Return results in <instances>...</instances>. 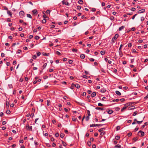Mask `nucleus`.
<instances>
[{
    "instance_id": "79ce46f5",
    "label": "nucleus",
    "mask_w": 148,
    "mask_h": 148,
    "mask_svg": "<svg viewBox=\"0 0 148 148\" xmlns=\"http://www.w3.org/2000/svg\"><path fill=\"white\" fill-rule=\"evenodd\" d=\"M6 21L8 22H10L11 21V19L10 18H8L7 19Z\"/></svg>"
},
{
    "instance_id": "09e8293b",
    "label": "nucleus",
    "mask_w": 148,
    "mask_h": 148,
    "mask_svg": "<svg viewBox=\"0 0 148 148\" xmlns=\"http://www.w3.org/2000/svg\"><path fill=\"white\" fill-rule=\"evenodd\" d=\"M37 57L36 56V55H33V57H32V58L34 59H35L36 58H37Z\"/></svg>"
},
{
    "instance_id": "3c124183",
    "label": "nucleus",
    "mask_w": 148,
    "mask_h": 148,
    "mask_svg": "<svg viewBox=\"0 0 148 148\" xmlns=\"http://www.w3.org/2000/svg\"><path fill=\"white\" fill-rule=\"evenodd\" d=\"M120 127L119 126H118L116 127V130H120Z\"/></svg>"
},
{
    "instance_id": "774afa93",
    "label": "nucleus",
    "mask_w": 148,
    "mask_h": 148,
    "mask_svg": "<svg viewBox=\"0 0 148 148\" xmlns=\"http://www.w3.org/2000/svg\"><path fill=\"white\" fill-rule=\"evenodd\" d=\"M73 60H70L69 61V63L70 64H72L73 63Z\"/></svg>"
},
{
    "instance_id": "393cba45",
    "label": "nucleus",
    "mask_w": 148,
    "mask_h": 148,
    "mask_svg": "<svg viewBox=\"0 0 148 148\" xmlns=\"http://www.w3.org/2000/svg\"><path fill=\"white\" fill-rule=\"evenodd\" d=\"M75 87L77 88H80V85L78 84H76L75 85Z\"/></svg>"
},
{
    "instance_id": "4be33fe9",
    "label": "nucleus",
    "mask_w": 148,
    "mask_h": 148,
    "mask_svg": "<svg viewBox=\"0 0 148 148\" xmlns=\"http://www.w3.org/2000/svg\"><path fill=\"white\" fill-rule=\"evenodd\" d=\"M60 136L61 138H63L64 136V134L63 133H61L60 134Z\"/></svg>"
},
{
    "instance_id": "c03bdc74",
    "label": "nucleus",
    "mask_w": 148,
    "mask_h": 148,
    "mask_svg": "<svg viewBox=\"0 0 148 148\" xmlns=\"http://www.w3.org/2000/svg\"><path fill=\"white\" fill-rule=\"evenodd\" d=\"M36 54L38 56H39L41 54V53L40 52L38 51L36 53Z\"/></svg>"
},
{
    "instance_id": "39448f33",
    "label": "nucleus",
    "mask_w": 148,
    "mask_h": 148,
    "mask_svg": "<svg viewBox=\"0 0 148 148\" xmlns=\"http://www.w3.org/2000/svg\"><path fill=\"white\" fill-rule=\"evenodd\" d=\"M103 125L102 124H92L90 125V127H94L95 126H101Z\"/></svg>"
},
{
    "instance_id": "bb28decb",
    "label": "nucleus",
    "mask_w": 148,
    "mask_h": 148,
    "mask_svg": "<svg viewBox=\"0 0 148 148\" xmlns=\"http://www.w3.org/2000/svg\"><path fill=\"white\" fill-rule=\"evenodd\" d=\"M27 17L29 18H32V16L31 14H27Z\"/></svg>"
},
{
    "instance_id": "13d9d810",
    "label": "nucleus",
    "mask_w": 148,
    "mask_h": 148,
    "mask_svg": "<svg viewBox=\"0 0 148 148\" xmlns=\"http://www.w3.org/2000/svg\"><path fill=\"white\" fill-rule=\"evenodd\" d=\"M132 44L131 43H129L128 44V46L129 47H131L132 46Z\"/></svg>"
},
{
    "instance_id": "a18cd8bd",
    "label": "nucleus",
    "mask_w": 148,
    "mask_h": 148,
    "mask_svg": "<svg viewBox=\"0 0 148 148\" xmlns=\"http://www.w3.org/2000/svg\"><path fill=\"white\" fill-rule=\"evenodd\" d=\"M39 38L40 37L38 36H36L34 38L36 40H38Z\"/></svg>"
},
{
    "instance_id": "0eeeda50",
    "label": "nucleus",
    "mask_w": 148,
    "mask_h": 148,
    "mask_svg": "<svg viewBox=\"0 0 148 148\" xmlns=\"http://www.w3.org/2000/svg\"><path fill=\"white\" fill-rule=\"evenodd\" d=\"M62 3L63 4H65L66 5H69V3L67 1H66L65 0H63L62 1Z\"/></svg>"
},
{
    "instance_id": "c756f323",
    "label": "nucleus",
    "mask_w": 148,
    "mask_h": 148,
    "mask_svg": "<svg viewBox=\"0 0 148 148\" xmlns=\"http://www.w3.org/2000/svg\"><path fill=\"white\" fill-rule=\"evenodd\" d=\"M56 53L58 55L60 56L61 55V54L58 51H56Z\"/></svg>"
},
{
    "instance_id": "a19ab883",
    "label": "nucleus",
    "mask_w": 148,
    "mask_h": 148,
    "mask_svg": "<svg viewBox=\"0 0 148 148\" xmlns=\"http://www.w3.org/2000/svg\"><path fill=\"white\" fill-rule=\"evenodd\" d=\"M105 134V132H101L100 135L101 136H103Z\"/></svg>"
},
{
    "instance_id": "cd10ccee",
    "label": "nucleus",
    "mask_w": 148,
    "mask_h": 148,
    "mask_svg": "<svg viewBox=\"0 0 148 148\" xmlns=\"http://www.w3.org/2000/svg\"><path fill=\"white\" fill-rule=\"evenodd\" d=\"M87 144L89 146H91V143L90 141H88L87 142Z\"/></svg>"
},
{
    "instance_id": "412c9836",
    "label": "nucleus",
    "mask_w": 148,
    "mask_h": 148,
    "mask_svg": "<svg viewBox=\"0 0 148 148\" xmlns=\"http://www.w3.org/2000/svg\"><path fill=\"white\" fill-rule=\"evenodd\" d=\"M100 53L102 55H103L105 54L106 51H101Z\"/></svg>"
},
{
    "instance_id": "1a4fd4ad",
    "label": "nucleus",
    "mask_w": 148,
    "mask_h": 148,
    "mask_svg": "<svg viewBox=\"0 0 148 148\" xmlns=\"http://www.w3.org/2000/svg\"><path fill=\"white\" fill-rule=\"evenodd\" d=\"M108 111H107V113L109 114H111L112 113L113 111V110H111V109H110V110H108Z\"/></svg>"
},
{
    "instance_id": "37998d69",
    "label": "nucleus",
    "mask_w": 148,
    "mask_h": 148,
    "mask_svg": "<svg viewBox=\"0 0 148 148\" xmlns=\"http://www.w3.org/2000/svg\"><path fill=\"white\" fill-rule=\"evenodd\" d=\"M43 18H44V19H45L46 18H48V17L45 14H44V15L43 16Z\"/></svg>"
},
{
    "instance_id": "dca6fc26",
    "label": "nucleus",
    "mask_w": 148,
    "mask_h": 148,
    "mask_svg": "<svg viewBox=\"0 0 148 148\" xmlns=\"http://www.w3.org/2000/svg\"><path fill=\"white\" fill-rule=\"evenodd\" d=\"M115 93L117 95L119 96H120L121 95V92L118 90H116L115 92Z\"/></svg>"
},
{
    "instance_id": "49530a36",
    "label": "nucleus",
    "mask_w": 148,
    "mask_h": 148,
    "mask_svg": "<svg viewBox=\"0 0 148 148\" xmlns=\"http://www.w3.org/2000/svg\"><path fill=\"white\" fill-rule=\"evenodd\" d=\"M50 10H47L46 12L47 14H49L50 12Z\"/></svg>"
},
{
    "instance_id": "680f3d73",
    "label": "nucleus",
    "mask_w": 148,
    "mask_h": 148,
    "mask_svg": "<svg viewBox=\"0 0 148 148\" xmlns=\"http://www.w3.org/2000/svg\"><path fill=\"white\" fill-rule=\"evenodd\" d=\"M98 106H103V105L102 104H101V103H98Z\"/></svg>"
},
{
    "instance_id": "0e129e2a",
    "label": "nucleus",
    "mask_w": 148,
    "mask_h": 148,
    "mask_svg": "<svg viewBox=\"0 0 148 148\" xmlns=\"http://www.w3.org/2000/svg\"><path fill=\"white\" fill-rule=\"evenodd\" d=\"M136 10V8H132L131 9V10L132 11H134Z\"/></svg>"
},
{
    "instance_id": "f704fd0d",
    "label": "nucleus",
    "mask_w": 148,
    "mask_h": 148,
    "mask_svg": "<svg viewBox=\"0 0 148 148\" xmlns=\"http://www.w3.org/2000/svg\"><path fill=\"white\" fill-rule=\"evenodd\" d=\"M10 111L9 110H7L6 112V113L8 114H10Z\"/></svg>"
},
{
    "instance_id": "338daca9",
    "label": "nucleus",
    "mask_w": 148,
    "mask_h": 148,
    "mask_svg": "<svg viewBox=\"0 0 148 148\" xmlns=\"http://www.w3.org/2000/svg\"><path fill=\"white\" fill-rule=\"evenodd\" d=\"M3 8H4V9L5 10H8V8L7 7H6L5 6H4L3 7Z\"/></svg>"
},
{
    "instance_id": "4468645a",
    "label": "nucleus",
    "mask_w": 148,
    "mask_h": 148,
    "mask_svg": "<svg viewBox=\"0 0 148 148\" xmlns=\"http://www.w3.org/2000/svg\"><path fill=\"white\" fill-rule=\"evenodd\" d=\"M96 95V93L95 92H92L91 95V96L92 97H95Z\"/></svg>"
},
{
    "instance_id": "f8f14e48",
    "label": "nucleus",
    "mask_w": 148,
    "mask_h": 148,
    "mask_svg": "<svg viewBox=\"0 0 148 148\" xmlns=\"http://www.w3.org/2000/svg\"><path fill=\"white\" fill-rule=\"evenodd\" d=\"M95 109L97 110H104L103 108H101V107H98L96 108Z\"/></svg>"
},
{
    "instance_id": "052dcab7",
    "label": "nucleus",
    "mask_w": 148,
    "mask_h": 148,
    "mask_svg": "<svg viewBox=\"0 0 148 148\" xmlns=\"http://www.w3.org/2000/svg\"><path fill=\"white\" fill-rule=\"evenodd\" d=\"M87 113L88 114V116H90V111L89 110L87 111Z\"/></svg>"
},
{
    "instance_id": "c9c22d12",
    "label": "nucleus",
    "mask_w": 148,
    "mask_h": 148,
    "mask_svg": "<svg viewBox=\"0 0 148 148\" xmlns=\"http://www.w3.org/2000/svg\"><path fill=\"white\" fill-rule=\"evenodd\" d=\"M106 90L105 89H101V92L102 93H104L106 92Z\"/></svg>"
},
{
    "instance_id": "6e6d98bb",
    "label": "nucleus",
    "mask_w": 148,
    "mask_h": 148,
    "mask_svg": "<svg viewBox=\"0 0 148 148\" xmlns=\"http://www.w3.org/2000/svg\"><path fill=\"white\" fill-rule=\"evenodd\" d=\"M132 133L131 132H130L127 134V135L129 137H130L132 135Z\"/></svg>"
},
{
    "instance_id": "b1692460",
    "label": "nucleus",
    "mask_w": 148,
    "mask_h": 148,
    "mask_svg": "<svg viewBox=\"0 0 148 148\" xmlns=\"http://www.w3.org/2000/svg\"><path fill=\"white\" fill-rule=\"evenodd\" d=\"M119 53L120 56H123V53L122 51H119Z\"/></svg>"
},
{
    "instance_id": "423d86ee",
    "label": "nucleus",
    "mask_w": 148,
    "mask_h": 148,
    "mask_svg": "<svg viewBox=\"0 0 148 148\" xmlns=\"http://www.w3.org/2000/svg\"><path fill=\"white\" fill-rule=\"evenodd\" d=\"M19 15L21 17H23L24 15V12L23 11H21L19 12Z\"/></svg>"
},
{
    "instance_id": "a878e982",
    "label": "nucleus",
    "mask_w": 148,
    "mask_h": 148,
    "mask_svg": "<svg viewBox=\"0 0 148 148\" xmlns=\"http://www.w3.org/2000/svg\"><path fill=\"white\" fill-rule=\"evenodd\" d=\"M78 3L80 4H83V1L82 0H79L78 1Z\"/></svg>"
},
{
    "instance_id": "8fccbe9b",
    "label": "nucleus",
    "mask_w": 148,
    "mask_h": 148,
    "mask_svg": "<svg viewBox=\"0 0 148 148\" xmlns=\"http://www.w3.org/2000/svg\"><path fill=\"white\" fill-rule=\"evenodd\" d=\"M72 120L74 121H76V119L75 118V117H73L72 118Z\"/></svg>"
},
{
    "instance_id": "6e6552de",
    "label": "nucleus",
    "mask_w": 148,
    "mask_h": 148,
    "mask_svg": "<svg viewBox=\"0 0 148 148\" xmlns=\"http://www.w3.org/2000/svg\"><path fill=\"white\" fill-rule=\"evenodd\" d=\"M145 9H143L140 10H139L138 11V13L139 14L143 13L144 12H145Z\"/></svg>"
},
{
    "instance_id": "7c9ffc66",
    "label": "nucleus",
    "mask_w": 148,
    "mask_h": 148,
    "mask_svg": "<svg viewBox=\"0 0 148 148\" xmlns=\"http://www.w3.org/2000/svg\"><path fill=\"white\" fill-rule=\"evenodd\" d=\"M127 108V106H124L122 108V109H121V112H123V110L125 109H126Z\"/></svg>"
},
{
    "instance_id": "ea45409f",
    "label": "nucleus",
    "mask_w": 148,
    "mask_h": 148,
    "mask_svg": "<svg viewBox=\"0 0 148 148\" xmlns=\"http://www.w3.org/2000/svg\"><path fill=\"white\" fill-rule=\"evenodd\" d=\"M110 19L112 21H114V18L113 16H111Z\"/></svg>"
},
{
    "instance_id": "de8ad7c7",
    "label": "nucleus",
    "mask_w": 148,
    "mask_h": 148,
    "mask_svg": "<svg viewBox=\"0 0 148 148\" xmlns=\"http://www.w3.org/2000/svg\"><path fill=\"white\" fill-rule=\"evenodd\" d=\"M143 122V120L140 121H137L136 122L138 124H141L142 122Z\"/></svg>"
},
{
    "instance_id": "20e7f679",
    "label": "nucleus",
    "mask_w": 148,
    "mask_h": 148,
    "mask_svg": "<svg viewBox=\"0 0 148 148\" xmlns=\"http://www.w3.org/2000/svg\"><path fill=\"white\" fill-rule=\"evenodd\" d=\"M144 132H143L140 130L138 132V135L140 137H143L144 135Z\"/></svg>"
},
{
    "instance_id": "e433bc0d",
    "label": "nucleus",
    "mask_w": 148,
    "mask_h": 148,
    "mask_svg": "<svg viewBox=\"0 0 148 148\" xmlns=\"http://www.w3.org/2000/svg\"><path fill=\"white\" fill-rule=\"evenodd\" d=\"M50 101L49 100H47V105L48 106H49L50 105Z\"/></svg>"
},
{
    "instance_id": "4d7b16f0",
    "label": "nucleus",
    "mask_w": 148,
    "mask_h": 148,
    "mask_svg": "<svg viewBox=\"0 0 148 148\" xmlns=\"http://www.w3.org/2000/svg\"><path fill=\"white\" fill-rule=\"evenodd\" d=\"M77 10H80L81 8V7L79 5H78L77 6Z\"/></svg>"
},
{
    "instance_id": "f03ea898",
    "label": "nucleus",
    "mask_w": 148,
    "mask_h": 148,
    "mask_svg": "<svg viewBox=\"0 0 148 148\" xmlns=\"http://www.w3.org/2000/svg\"><path fill=\"white\" fill-rule=\"evenodd\" d=\"M25 129L26 130L32 131V127L29 126V124H27L25 126Z\"/></svg>"
},
{
    "instance_id": "603ef678",
    "label": "nucleus",
    "mask_w": 148,
    "mask_h": 148,
    "mask_svg": "<svg viewBox=\"0 0 148 148\" xmlns=\"http://www.w3.org/2000/svg\"><path fill=\"white\" fill-rule=\"evenodd\" d=\"M49 54V53L47 54L46 53H43V55L44 56H48V55Z\"/></svg>"
},
{
    "instance_id": "e2e57ef3",
    "label": "nucleus",
    "mask_w": 148,
    "mask_h": 148,
    "mask_svg": "<svg viewBox=\"0 0 148 148\" xmlns=\"http://www.w3.org/2000/svg\"><path fill=\"white\" fill-rule=\"evenodd\" d=\"M46 144L47 146V147H50L51 145L49 143H46Z\"/></svg>"
},
{
    "instance_id": "2f4dec72",
    "label": "nucleus",
    "mask_w": 148,
    "mask_h": 148,
    "mask_svg": "<svg viewBox=\"0 0 148 148\" xmlns=\"http://www.w3.org/2000/svg\"><path fill=\"white\" fill-rule=\"evenodd\" d=\"M46 23V20L45 19H44L42 21V23Z\"/></svg>"
},
{
    "instance_id": "473e14b6",
    "label": "nucleus",
    "mask_w": 148,
    "mask_h": 148,
    "mask_svg": "<svg viewBox=\"0 0 148 148\" xmlns=\"http://www.w3.org/2000/svg\"><path fill=\"white\" fill-rule=\"evenodd\" d=\"M72 50L73 52H76L77 51V49H73Z\"/></svg>"
},
{
    "instance_id": "f257e3e1",
    "label": "nucleus",
    "mask_w": 148,
    "mask_h": 148,
    "mask_svg": "<svg viewBox=\"0 0 148 148\" xmlns=\"http://www.w3.org/2000/svg\"><path fill=\"white\" fill-rule=\"evenodd\" d=\"M119 37V34H115V36H114V37L112 38L111 41L112 43H114L115 42V41L117 39V38Z\"/></svg>"
},
{
    "instance_id": "58836bf2",
    "label": "nucleus",
    "mask_w": 148,
    "mask_h": 148,
    "mask_svg": "<svg viewBox=\"0 0 148 148\" xmlns=\"http://www.w3.org/2000/svg\"><path fill=\"white\" fill-rule=\"evenodd\" d=\"M47 65V63H45L44 64V65H43V66H42V67L43 68V69H45Z\"/></svg>"
},
{
    "instance_id": "f3484780",
    "label": "nucleus",
    "mask_w": 148,
    "mask_h": 148,
    "mask_svg": "<svg viewBox=\"0 0 148 148\" xmlns=\"http://www.w3.org/2000/svg\"><path fill=\"white\" fill-rule=\"evenodd\" d=\"M75 86V84L73 83H72V84L71 85V86L70 87V88L72 89H73L74 88Z\"/></svg>"
},
{
    "instance_id": "9b49d317",
    "label": "nucleus",
    "mask_w": 148,
    "mask_h": 148,
    "mask_svg": "<svg viewBox=\"0 0 148 148\" xmlns=\"http://www.w3.org/2000/svg\"><path fill=\"white\" fill-rule=\"evenodd\" d=\"M6 105L7 108H8L9 107L10 105L9 102L7 101L6 102Z\"/></svg>"
},
{
    "instance_id": "5fc2aeb1",
    "label": "nucleus",
    "mask_w": 148,
    "mask_h": 148,
    "mask_svg": "<svg viewBox=\"0 0 148 148\" xmlns=\"http://www.w3.org/2000/svg\"><path fill=\"white\" fill-rule=\"evenodd\" d=\"M137 113H138V112L137 111L135 112H134V113H133V116H135L137 114Z\"/></svg>"
},
{
    "instance_id": "4c0bfd02",
    "label": "nucleus",
    "mask_w": 148,
    "mask_h": 148,
    "mask_svg": "<svg viewBox=\"0 0 148 148\" xmlns=\"http://www.w3.org/2000/svg\"><path fill=\"white\" fill-rule=\"evenodd\" d=\"M120 138V136H117L115 137V139L116 140H119Z\"/></svg>"
},
{
    "instance_id": "a211bd4d",
    "label": "nucleus",
    "mask_w": 148,
    "mask_h": 148,
    "mask_svg": "<svg viewBox=\"0 0 148 148\" xmlns=\"http://www.w3.org/2000/svg\"><path fill=\"white\" fill-rule=\"evenodd\" d=\"M125 27V26H122L120 27H119V31H121Z\"/></svg>"
},
{
    "instance_id": "9d476101",
    "label": "nucleus",
    "mask_w": 148,
    "mask_h": 148,
    "mask_svg": "<svg viewBox=\"0 0 148 148\" xmlns=\"http://www.w3.org/2000/svg\"><path fill=\"white\" fill-rule=\"evenodd\" d=\"M32 12L33 14L34 15V14H36L37 12V10L36 9H34V10H33L32 11Z\"/></svg>"
},
{
    "instance_id": "5701e85b",
    "label": "nucleus",
    "mask_w": 148,
    "mask_h": 148,
    "mask_svg": "<svg viewBox=\"0 0 148 148\" xmlns=\"http://www.w3.org/2000/svg\"><path fill=\"white\" fill-rule=\"evenodd\" d=\"M138 139V137H134L133 138V140H134V141H136Z\"/></svg>"
},
{
    "instance_id": "6ab92c4d",
    "label": "nucleus",
    "mask_w": 148,
    "mask_h": 148,
    "mask_svg": "<svg viewBox=\"0 0 148 148\" xmlns=\"http://www.w3.org/2000/svg\"><path fill=\"white\" fill-rule=\"evenodd\" d=\"M105 130V128H102L98 130L99 132H101L102 131L104 130Z\"/></svg>"
},
{
    "instance_id": "864d4df0",
    "label": "nucleus",
    "mask_w": 148,
    "mask_h": 148,
    "mask_svg": "<svg viewBox=\"0 0 148 148\" xmlns=\"http://www.w3.org/2000/svg\"><path fill=\"white\" fill-rule=\"evenodd\" d=\"M59 136V134L57 132L55 134V136L57 137H58Z\"/></svg>"
},
{
    "instance_id": "c85d7f7f",
    "label": "nucleus",
    "mask_w": 148,
    "mask_h": 148,
    "mask_svg": "<svg viewBox=\"0 0 148 148\" xmlns=\"http://www.w3.org/2000/svg\"><path fill=\"white\" fill-rule=\"evenodd\" d=\"M62 143L63 146L66 147V144L64 141H62Z\"/></svg>"
},
{
    "instance_id": "ddd939ff",
    "label": "nucleus",
    "mask_w": 148,
    "mask_h": 148,
    "mask_svg": "<svg viewBox=\"0 0 148 148\" xmlns=\"http://www.w3.org/2000/svg\"><path fill=\"white\" fill-rule=\"evenodd\" d=\"M7 14L9 15H10V16L12 17V13L9 11V10H8L7 11Z\"/></svg>"
},
{
    "instance_id": "bf43d9fd",
    "label": "nucleus",
    "mask_w": 148,
    "mask_h": 148,
    "mask_svg": "<svg viewBox=\"0 0 148 148\" xmlns=\"http://www.w3.org/2000/svg\"><path fill=\"white\" fill-rule=\"evenodd\" d=\"M119 101V99H114L112 100L113 102H118Z\"/></svg>"
},
{
    "instance_id": "aec40b11",
    "label": "nucleus",
    "mask_w": 148,
    "mask_h": 148,
    "mask_svg": "<svg viewBox=\"0 0 148 148\" xmlns=\"http://www.w3.org/2000/svg\"><path fill=\"white\" fill-rule=\"evenodd\" d=\"M121 146L120 145H116L114 147V148H121Z\"/></svg>"
},
{
    "instance_id": "7ed1b4c3",
    "label": "nucleus",
    "mask_w": 148,
    "mask_h": 148,
    "mask_svg": "<svg viewBox=\"0 0 148 148\" xmlns=\"http://www.w3.org/2000/svg\"><path fill=\"white\" fill-rule=\"evenodd\" d=\"M138 103L137 102H129L126 103L125 105V106H127V107H128V106H132L133 104L135 103L136 104Z\"/></svg>"
},
{
    "instance_id": "2eb2a0df",
    "label": "nucleus",
    "mask_w": 148,
    "mask_h": 148,
    "mask_svg": "<svg viewBox=\"0 0 148 148\" xmlns=\"http://www.w3.org/2000/svg\"><path fill=\"white\" fill-rule=\"evenodd\" d=\"M80 57L82 59H84L85 57V55L84 54H81L80 56Z\"/></svg>"
},
{
    "instance_id": "72a5a7b5",
    "label": "nucleus",
    "mask_w": 148,
    "mask_h": 148,
    "mask_svg": "<svg viewBox=\"0 0 148 148\" xmlns=\"http://www.w3.org/2000/svg\"><path fill=\"white\" fill-rule=\"evenodd\" d=\"M89 116H87L86 118V121H88L89 120Z\"/></svg>"
},
{
    "instance_id": "69168bd1",
    "label": "nucleus",
    "mask_w": 148,
    "mask_h": 148,
    "mask_svg": "<svg viewBox=\"0 0 148 148\" xmlns=\"http://www.w3.org/2000/svg\"><path fill=\"white\" fill-rule=\"evenodd\" d=\"M51 141L53 142L55 141V139L53 137H52L51 139Z\"/></svg>"
}]
</instances>
